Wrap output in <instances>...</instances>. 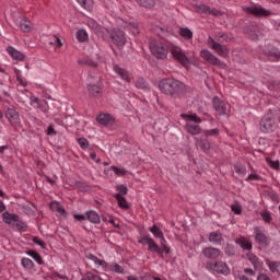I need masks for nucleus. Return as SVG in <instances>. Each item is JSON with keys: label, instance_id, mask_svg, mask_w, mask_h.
I'll use <instances>...</instances> for the list:
<instances>
[{"label": "nucleus", "instance_id": "nucleus-1", "mask_svg": "<svg viewBox=\"0 0 280 280\" xmlns=\"http://www.w3.org/2000/svg\"><path fill=\"white\" fill-rule=\"evenodd\" d=\"M159 89L163 95L173 97V100H180L187 93V85L174 78H164L159 82Z\"/></svg>", "mask_w": 280, "mask_h": 280}, {"label": "nucleus", "instance_id": "nucleus-2", "mask_svg": "<svg viewBox=\"0 0 280 280\" xmlns=\"http://www.w3.org/2000/svg\"><path fill=\"white\" fill-rule=\"evenodd\" d=\"M234 37L224 32H215L214 38L212 36H208L207 43L209 47L215 51L218 56L221 58H229V47L226 45H222L224 43H233Z\"/></svg>", "mask_w": 280, "mask_h": 280}, {"label": "nucleus", "instance_id": "nucleus-3", "mask_svg": "<svg viewBox=\"0 0 280 280\" xmlns=\"http://www.w3.org/2000/svg\"><path fill=\"white\" fill-rule=\"evenodd\" d=\"M138 244H141L142 246H148L149 253H156L160 257H163V253H165L166 255H170L172 253V249L167 245L162 246L161 249L159 244H156V241H154V238H152L150 234H142L138 238Z\"/></svg>", "mask_w": 280, "mask_h": 280}, {"label": "nucleus", "instance_id": "nucleus-4", "mask_svg": "<svg viewBox=\"0 0 280 280\" xmlns=\"http://www.w3.org/2000/svg\"><path fill=\"white\" fill-rule=\"evenodd\" d=\"M279 124L280 115L269 110V113L265 114V116L260 119L259 126L260 130L265 132V135H268L269 132H275V129L279 128Z\"/></svg>", "mask_w": 280, "mask_h": 280}, {"label": "nucleus", "instance_id": "nucleus-5", "mask_svg": "<svg viewBox=\"0 0 280 280\" xmlns=\"http://www.w3.org/2000/svg\"><path fill=\"white\" fill-rule=\"evenodd\" d=\"M107 34L109 35L113 45L118 47V49H124L126 43H128L126 33L119 28H109Z\"/></svg>", "mask_w": 280, "mask_h": 280}, {"label": "nucleus", "instance_id": "nucleus-6", "mask_svg": "<svg viewBox=\"0 0 280 280\" xmlns=\"http://www.w3.org/2000/svg\"><path fill=\"white\" fill-rule=\"evenodd\" d=\"M243 12L245 14H250L252 16H256V19H261V18H268L272 16V11L265 9L261 5H252V7H243L242 8Z\"/></svg>", "mask_w": 280, "mask_h": 280}, {"label": "nucleus", "instance_id": "nucleus-7", "mask_svg": "<svg viewBox=\"0 0 280 280\" xmlns=\"http://www.w3.org/2000/svg\"><path fill=\"white\" fill-rule=\"evenodd\" d=\"M151 54L159 60H165L167 58V54L170 51L167 50V47L161 42H151L150 44Z\"/></svg>", "mask_w": 280, "mask_h": 280}, {"label": "nucleus", "instance_id": "nucleus-8", "mask_svg": "<svg viewBox=\"0 0 280 280\" xmlns=\"http://www.w3.org/2000/svg\"><path fill=\"white\" fill-rule=\"evenodd\" d=\"M171 54L174 60L179 62V65H182L183 67H187V65H190L191 62V57L187 56V54H185V50H183V48L178 46H174L171 49Z\"/></svg>", "mask_w": 280, "mask_h": 280}, {"label": "nucleus", "instance_id": "nucleus-9", "mask_svg": "<svg viewBox=\"0 0 280 280\" xmlns=\"http://www.w3.org/2000/svg\"><path fill=\"white\" fill-rule=\"evenodd\" d=\"M207 267L209 270H212V272H217V275H223L224 277H229V275H231V268H229V265L222 260L208 262Z\"/></svg>", "mask_w": 280, "mask_h": 280}, {"label": "nucleus", "instance_id": "nucleus-10", "mask_svg": "<svg viewBox=\"0 0 280 280\" xmlns=\"http://www.w3.org/2000/svg\"><path fill=\"white\" fill-rule=\"evenodd\" d=\"M254 234H255V242L258 244V246H261L262 248H268L270 246V237L264 233V230L261 228L256 226L254 229Z\"/></svg>", "mask_w": 280, "mask_h": 280}, {"label": "nucleus", "instance_id": "nucleus-11", "mask_svg": "<svg viewBox=\"0 0 280 280\" xmlns=\"http://www.w3.org/2000/svg\"><path fill=\"white\" fill-rule=\"evenodd\" d=\"M212 107L217 113L218 117H224L226 115V103L219 96L212 98Z\"/></svg>", "mask_w": 280, "mask_h": 280}, {"label": "nucleus", "instance_id": "nucleus-12", "mask_svg": "<svg viewBox=\"0 0 280 280\" xmlns=\"http://www.w3.org/2000/svg\"><path fill=\"white\" fill-rule=\"evenodd\" d=\"M200 56L202 60H206V62H209L213 67H222V61L213 55L210 50L203 49L200 51Z\"/></svg>", "mask_w": 280, "mask_h": 280}, {"label": "nucleus", "instance_id": "nucleus-13", "mask_svg": "<svg viewBox=\"0 0 280 280\" xmlns=\"http://www.w3.org/2000/svg\"><path fill=\"white\" fill-rule=\"evenodd\" d=\"M4 116L11 126H19L21 117L19 116V112H16V108L8 107Z\"/></svg>", "mask_w": 280, "mask_h": 280}, {"label": "nucleus", "instance_id": "nucleus-14", "mask_svg": "<svg viewBox=\"0 0 280 280\" xmlns=\"http://www.w3.org/2000/svg\"><path fill=\"white\" fill-rule=\"evenodd\" d=\"M201 255H203V257H206V259H219L222 255V250H220V248L218 247H205L201 250Z\"/></svg>", "mask_w": 280, "mask_h": 280}, {"label": "nucleus", "instance_id": "nucleus-15", "mask_svg": "<svg viewBox=\"0 0 280 280\" xmlns=\"http://www.w3.org/2000/svg\"><path fill=\"white\" fill-rule=\"evenodd\" d=\"M245 257L252 264L254 270H261L264 268V261L253 252L247 253Z\"/></svg>", "mask_w": 280, "mask_h": 280}, {"label": "nucleus", "instance_id": "nucleus-16", "mask_svg": "<svg viewBox=\"0 0 280 280\" xmlns=\"http://www.w3.org/2000/svg\"><path fill=\"white\" fill-rule=\"evenodd\" d=\"M234 242L236 246H240L242 248V250H248L249 253L250 250H253V242H250V240L245 236H240L235 238Z\"/></svg>", "mask_w": 280, "mask_h": 280}, {"label": "nucleus", "instance_id": "nucleus-17", "mask_svg": "<svg viewBox=\"0 0 280 280\" xmlns=\"http://www.w3.org/2000/svg\"><path fill=\"white\" fill-rule=\"evenodd\" d=\"M96 121L101 124V126H113V124H115V117L110 114H100L96 117Z\"/></svg>", "mask_w": 280, "mask_h": 280}, {"label": "nucleus", "instance_id": "nucleus-18", "mask_svg": "<svg viewBox=\"0 0 280 280\" xmlns=\"http://www.w3.org/2000/svg\"><path fill=\"white\" fill-rule=\"evenodd\" d=\"M113 69L115 73L121 78V80L129 83L131 82L130 72H128V70L121 68L119 65H114Z\"/></svg>", "mask_w": 280, "mask_h": 280}, {"label": "nucleus", "instance_id": "nucleus-19", "mask_svg": "<svg viewBox=\"0 0 280 280\" xmlns=\"http://www.w3.org/2000/svg\"><path fill=\"white\" fill-rule=\"evenodd\" d=\"M7 52L13 60H18L19 62H23V60H25V55L12 46L7 47Z\"/></svg>", "mask_w": 280, "mask_h": 280}, {"label": "nucleus", "instance_id": "nucleus-20", "mask_svg": "<svg viewBox=\"0 0 280 280\" xmlns=\"http://www.w3.org/2000/svg\"><path fill=\"white\" fill-rule=\"evenodd\" d=\"M208 242H210V244H214L215 246H220L222 245V242H224V237L222 236V233L214 231L209 234Z\"/></svg>", "mask_w": 280, "mask_h": 280}, {"label": "nucleus", "instance_id": "nucleus-21", "mask_svg": "<svg viewBox=\"0 0 280 280\" xmlns=\"http://www.w3.org/2000/svg\"><path fill=\"white\" fill-rule=\"evenodd\" d=\"M196 148L201 150L205 154H209L211 150V142L208 139H196Z\"/></svg>", "mask_w": 280, "mask_h": 280}, {"label": "nucleus", "instance_id": "nucleus-22", "mask_svg": "<svg viewBox=\"0 0 280 280\" xmlns=\"http://www.w3.org/2000/svg\"><path fill=\"white\" fill-rule=\"evenodd\" d=\"M85 220L92 222V224H100L102 220L100 219V213L95 210H89L85 212Z\"/></svg>", "mask_w": 280, "mask_h": 280}, {"label": "nucleus", "instance_id": "nucleus-23", "mask_svg": "<svg viewBox=\"0 0 280 280\" xmlns=\"http://www.w3.org/2000/svg\"><path fill=\"white\" fill-rule=\"evenodd\" d=\"M185 129L188 135H191L192 137H196V135H200V132H202V128L199 125H194L191 122H186Z\"/></svg>", "mask_w": 280, "mask_h": 280}, {"label": "nucleus", "instance_id": "nucleus-24", "mask_svg": "<svg viewBox=\"0 0 280 280\" xmlns=\"http://www.w3.org/2000/svg\"><path fill=\"white\" fill-rule=\"evenodd\" d=\"M2 219L5 224H15V222H19V214L4 211L2 213Z\"/></svg>", "mask_w": 280, "mask_h": 280}, {"label": "nucleus", "instance_id": "nucleus-25", "mask_svg": "<svg viewBox=\"0 0 280 280\" xmlns=\"http://www.w3.org/2000/svg\"><path fill=\"white\" fill-rule=\"evenodd\" d=\"M78 65L83 67H91L92 69H97L100 63L96 60L91 59V57H84L78 60Z\"/></svg>", "mask_w": 280, "mask_h": 280}, {"label": "nucleus", "instance_id": "nucleus-26", "mask_svg": "<svg viewBox=\"0 0 280 280\" xmlns=\"http://www.w3.org/2000/svg\"><path fill=\"white\" fill-rule=\"evenodd\" d=\"M182 119H184L186 122L191 124H202V118L198 116V114H182Z\"/></svg>", "mask_w": 280, "mask_h": 280}, {"label": "nucleus", "instance_id": "nucleus-27", "mask_svg": "<svg viewBox=\"0 0 280 280\" xmlns=\"http://www.w3.org/2000/svg\"><path fill=\"white\" fill-rule=\"evenodd\" d=\"M88 93L92 97H101L102 95V86L97 84H88Z\"/></svg>", "mask_w": 280, "mask_h": 280}, {"label": "nucleus", "instance_id": "nucleus-28", "mask_svg": "<svg viewBox=\"0 0 280 280\" xmlns=\"http://www.w3.org/2000/svg\"><path fill=\"white\" fill-rule=\"evenodd\" d=\"M265 56H268V58H275L276 62H279L280 50L277 47L267 48V49H265Z\"/></svg>", "mask_w": 280, "mask_h": 280}, {"label": "nucleus", "instance_id": "nucleus-29", "mask_svg": "<svg viewBox=\"0 0 280 280\" xmlns=\"http://www.w3.org/2000/svg\"><path fill=\"white\" fill-rule=\"evenodd\" d=\"M115 200H117V205L120 209L128 210L130 209V206L128 205V200H126V197L121 195H114Z\"/></svg>", "mask_w": 280, "mask_h": 280}, {"label": "nucleus", "instance_id": "nucleus-30", "mask_svg": "<svg viewBox=\"0 0 280 280\" xmlns=\"http://www.w3.org/2000/svg\"><path fill=\"white\" fill-rule=\"evenodd\" d=\"M50 209L52 211H57V213L61 214L63 218H67V210L65 209V207L60 205V202L58 201L51 202Z\"/></svg>", "mask_w": 280, "mask_h": 280}, {"label": "nucleus", "instance_id": "nucleus-31", "mask_svg": "<svg viewBox=\"0 0 280 280\" xmlns=\"http://www.w3.org/2000/svg\"><path fill=\"white\" fill-rule=\"evenodd\" d=\"M135 1L136 3H138V5H140V8H145L147 10H152V8L156 5L155 0H135Z\"/></svg>", "mask_w": 280, "mask_h": 280}, {"label": "nucleus", "instance_id": "nucleus-32", "mask_svg": "<svg viewBox=\"0 0 280 280\" xmlns=\"http://www.w3.org/2000/svg\"><path fill=\"white\" fill-rule=\"evenodd\" d=\"M26 255H28V257H32V259H34V261H36L38 266H43L45 264V261L43 260V257L40 256V254H38V252L27 250Z\"/></svg>", "mask_w": 280, "mask_h": 280}, {"label": "nucleus", "instance_id": "nucleus-33", "mask_svg": "<svg viewBox=\"0 0 280 280\" xmlns=\"http://www.w3.org/2000/svg\"><path fill=\"white\" fill-rule=\"evenodd\" d=\"M136 88L141 89L142 91H150V83H148L145 79L139 77L136 80Z\"/></svg>", "mask_w": 280, "mask_h": 280}, {"label": "nucleus", "instance_id": "nucleus-34", "mask_svg": "<svg viewBox=\"0 0 280 280\" xmlns=\"http://www.w3.org/2000/svg\"><path fill=\"white\" fill-rule=\"evenodd\" d=\"M179 36H182V38H185L186 40H190V38H194V32H191V30H189L188 27H180Z\"/></svg>", "mask_w": 280, "mask_h": 280}, {"label": "nucleus", "instance_id": "nucleus-35", "mask_svg": "<svg viewBox=\"0 0 280 280\" xmlns=\"http://www.w3.org/2000/svg\"><path fill=\"white\" fill-rule=\"evenodd\" d=\"M74 185L77 189H79V191H82L83 194H89V191H91V185L85 182H75Z\"/></svg>", "mask_w": 280, "mask_h": 280}, {"label": "nucleus", "instance_id": "nucleus-36", "mask_svg": "<svg viewBox=\"0 0 280 280\" xmlns=\"http://www.w3.org/2000/svg\"><path fill=\"white\" fill-rule=\"evenodd\" d=\"M79 5L86 10L88 12H93V1L92 0H77Z\"/></svg>", "mask_w": 280, "mask_h": 280}, {"label": "nucleus", "instance_id": "nucleus-37", "mask_svg": "<svg viewBox=\"0 0 280 280\" xmlns=\"http://www.w3.org/2000/svg\"><path fill=\"white\" fill-rule=\"evenodd\" d=\"M21 266L24 268V270H33L34 269V261L30 258L23 257L21 259Z\"/></svg>", "mask_w": 280, "mask_h": 280}, {"label": "nucleus", "instance_id": "nucleus-38", "mask_svg": "<svg viewBox=\"0 0 280 280\" xmlns=\"http://www.w3.org/2000/svg\"><path fill=\"white\" fill-rule=\"evenodd\" d=\"M150 233H152V235L154 237H156V240H159L160 237H163V231H161V228H159L156 224H153L151 228H149Z\"/></svg>", "mask_w": 280, "mask_h": 280}, {"label": "nucleus", "instance_id": "nucleus-39", "mask_svg": "<svg viewBox=\"0 0 280 280\" xmlns=\"http://www.w3.org/2000/svg\"><path fill=\"white\" fill-rule=\"evenodd\" d=\"M112 272H116V275H124V267H121L119 264L117 262H112L110 265H108L107 267Z\"/></svg>", "mask_w": 280, "mask_h": 280}, {"label": "nucleus", "instance_id": "nucleus-40", "mask_svg": "<svg viewBox=\"0 0 280 280\" xmlns=\"http://www.w3.org/2000/svg\"><path fill=\"white\" fill-rule=\"evenodd\" d=\"M77 39L80 43H86V40H89V33H86V31H84V30H79L77 32Z\"/></svg>", "mask_w": 280, "mask_h": 280}, {"label": "nucleus", "instance_id": "nucleus-41", "mask_svg": "<svg viewBox=\"0 0 280 280\" xmlns=\"http://www.w3.org/2000/svg\"><path fill=\"white\" fill-rule=\"evenodd\" d=\"M20 30L22 32H31L32 31V23L27 20H22L20 22Z\"/></svg>", "mask_w": 280, "mask_h": 280}, {"label": "nucleus", "instance_id": "nucleus-42", "mask_svg": "<svg viewBox=\"0 0 280 280\" xmlns=\"http://www.w3.org/2000/svg\"><path fill=\"white\" fill-rule=\"evenodd\" d=\"M109 170L114 172L116 176H126V174H128L126 168H119L118 166H110Z\"/></svg>", "mask_w": 280, "mask_h": 280}, {"label": "nucleus", "instance_id": "nucleus-43", "mask_svg": "<svg viewBox=\"0 0 280 280\" xmlns=\"http://www.w3.org/2000/svg\"><path fill=\"white\" fill-rule=\"evenodd\" d=\"M260 217L267 224H270V222H272V214H270V211L268 210L261 211Z\"/></svg>", "mask_w": 280, "mask_h": 280}, {"label": "nucleus", "instance_id": "nucleus-44", "mask_svg": "<svg viewBox=\"0 0 280 280\" xmlns=\"http://www.w3.org/2000/svg\"><path fill=\"white\" fill-rule=\"evenodd\" d=\"M116 190L118 191L116 195L127 196L128 195V186L120 184L116 186Z\"/></svg>", "mask_w": 280, "mask_h": 280}, {"label": "nucleus", "instance_id": "nucleus-45", "mask_svg": "<svg viewBox=\"0 0 280 280\" xmlns=\"http://www.w3.org/2000/svg\"><path fill=\"white\" fill-rule=\"evenodd\" d=\"M209 5L207 4H199L196 5V12H198V14H209Z\"/></svg>", "mask_w": 280, "mask_h": 280}, {"label": "nucleus", "instance_id": "nucleus-46", "mask_svg": "<svg viewBox=\"0 0 280 280\" xmlns=\"http://www.w3.org/2000/svg\"><path fill=\"white\" fill-rule=\"evenodd\" d=\"M92 261L95 264V266H98V267L103 268V270L108 269V262H106V260H104V259H100V258L96 257Z\"/></svg>", "mask_w": 280, "mask_h": 280}, {"label": "nucleus", "instance_id": "nucleus-47", "mask_svg": "<svg viewBox=\"0 0 280 280\" xmlns=\"http://www.w3.org/2000/svg\"><path fill=\"white\" fill-rule=\"evenodd\" d=\"M32 242H33L34 244H36L37 246H40V248H43L44 250L47 249V243H45L43 240H40V237L34 236V237L32 238Z\"/></svg>", "mask_w": 280, "mask_h": 280}, {"label": "nucleus", "instance_id": "nucleus-48", "mask_svg": "<svg viewBox=\"0 0 280 280\" xmlns=\"http://www.w3.org/2000/svg\"><path fill=\"white\" fill-rule=\"evenodd\" d=\"M224 253L228 257H233L235 255V246L233 244H228L224 248Z\"/></svg>", "mask_w": 280, "mask_h": 280}, {"label": "nucleus", "instance_id": "nucleus-49", "mask_svg": "<svg viewBox=\"0 0 280 280\" xmlns=\"http://www.w3.org/2000/svg\"><path fill=\"white\" fill-rule=\"evenodd\" d=\"M77 143L80 145L81 150H89V140L86 138L77 139Z\"/></svg>", "mask_w": 280, "mask_h": 280}, {"label": "nucleus", "instance_id": "nucleus-50", "mask_svg": "<svg viewBox=\"0 0 280 280\" xmlns=\"http://www.w3.org/2000/svg\"><path fill=\"white\" fill-rule=\"evenodd\" d=\"M203 135L207 138H209V137H218L220 135V129L214 128V129H210V130H205Z\"/></svg>", "mask_w": 280, "mask_h": 280}, {"label": "nucleus", "instance_id": "nucleus-51", "mask_svg": "<svg viewBox=\"0 0 280 280\" xmlns=\"http://www.w3.org/2000/svg\"><path fill=\"white\" fill-rule=\"evenodd\" d=\"M234 171L236 174H240L241 176H246V166L236 164L234 165Z\"/></svg>", "mask_w": 280, "mask_h": 280}, {"label": "nucleus", "instance_id": "nucleus-52", "mask_svg": "<svg viewBox=\"0 0 280 280\" xmlns=\"http://www.w3.org/2000/svg\"><path fill=\"white\" fill-rule=\"evenodd\" d=\"M22 211L25 213V215H34V210L28 205H23Z\"/></svg>", "mask_w": 280, "mask_h": 280}, {"label": "nucleus", "instance_id": "nucleus-53", "mask_svg": "<svg viewBox=\"0 0 280 280\" xmlns=\"http://www.w3.org/2000/svg\"><path fill=\"white\" fill-rule=\"evenodd\" d=\"M15 226L19 231H25L26 229L25 223L23 222V220H21L20 217H18V221H15Z\"/></svg>", "mask_w": 280, "mask_h": 280}, {"label": "nucleus", "instance_id": "nucleus-54", "mask_svg": "<svg viewBox=\"0 0 280 280\" xmlns=\"http://www.w3.org/2000/svg\"><path fill=\"white\" fill-rule=\"evenodd\" d=\"M49 45H56V47H62V40L58 35H54V42H50Z\"/></svg>", "mask_w": 280, "mask_h": 280}, {"label": "nucleus", "instance_id": "nucleus-55", "mask_svg": "<svg viewBox=\"0 0 280 280\" xmlns=\"http://www.w3.org/2000/svg\"><path fill=\"white\" fill-rule=\"evenodd\" d=\"M30 100H31V106H34V104H37L38 108H40L42 105H40V98L39 97L31 95Z\"/></svg>", "mask_w": 280, "mask_h": 280}, {"label": "nucleus", "instance_id": "nucleus-56", "mask_svg": "<svg viewBox=\"0 0 280 280\" xmlns=\"http://www.w3.org/2000/svg\"><path fill=\"white\" fill-rule=\"evenodd\" d=\"M231 209L235 215H242V207L237 205H232Z\"/></svg>", "mask_w": 280, "mask_h": 280}, {"label": "nucleus", "instance_id": "nucleus-57", "mask_svg": "<svg viewBox=\"0 0 280 280\" xmlns=\"http://www.w3.org/2000/svg\"><path fill=\"white\" fill-rule=\"evenodd\" d=\"M208 14H210L211 16H222V11L218 9H211L210 7Z\"/></svg>", "mask_w": 280, "mask_h": 280}, {"label": "nucleus", "instance_id": "nucleus-58", "mask_svg": "<svg viewBox=\"0 0 280 280\" xmlns=\"http://www.w3.org/2000/svg\"><path fill=\"white\" fill-rule=\"evenodd\" d=\"M47 135L49 137H56L58 132L56 131V129H54V126L49 125L47 128Z\"/></svg>", "mask_w": 280, "mask_h": 280}, {"label": "nucleus", "instance_id": "nucleus-59", "mask_svg": "<svg viewBox=\"0 0 280 280\" xmlns=\"http://www.w3.org/2000/svg\"><path fill=\"white\" fill-rule=\"evenodd\" d=\"M246 180H261V176L257 175V174H249L246 178Z\"/></svg>", "mask_w": 280, "mask_h": 280}, {"label": "nucleus", "instance_id": "nucleus-60", "mask_svg": "<svg viewBox=\"0 0 280 280\" xmlns=\"http://www.w3.org/2000/svg\"><path fill=\"white\" fill-rule=\"evenodd\" d=\"M90 159L92 161H95V163H101V161H102L100 158H97V153H95V152L90 153Z\"/></svg>", "mask_w": 280, "mask_h": 280}, {"label": "nucleus", "instance_id": "nucleus-61", "mask_svg": "<svg viewBox=\"0 0 280 280\" xmlns=\"http://www.w3.org/2000/svg\"><path fill=\"white\" fill-rule=\"evenodd\" d=\"M74 220H78L79 222H84L86 220V215L84 214H73Z\"/></svg>", "mask_w": 280, "mask_h": 280}, {"label": "nucleus", "instance_id": "nucleus-62", "mask_svg": "<svg viewBox=\"0 0 280 280\" xmlns=\"http://www.w3.org/2000/svg\"><path fill=\"white\" fill-rule=\"evenodd\" d=\"M20 86H27V81L23 79V77H20L19 79H16Z\"/></svg>", "mask_w": 280, "mask_h": 280}, {"label": "nucleus", "instance_id": "nucleus-63", "mask_svg": "<svg viewBox=\"0 0 280 280\" xmlns=\"http://www.w3.org/2000/svg\"><path fill=\"white\" fill-rule=\"evenodd\" d=\"M257 280H272L266 273H259Z\"/></svg>", "mask_w": 280, "mask_h": 280}, {"label": "nucleus", "instance_id": "nucleus-64", "mask_svg": "<svg viewBox=\"0 0 280 280\" xmlns=\"http://www.w3.org/2000/svg\"><path fill=\"white\" fill-rule=\"evenodd\" d=\"M270 167L272 170H279V161H270Z\"/></svg>", "mask_w": 280, "mask_h": 280}]
</instances>
